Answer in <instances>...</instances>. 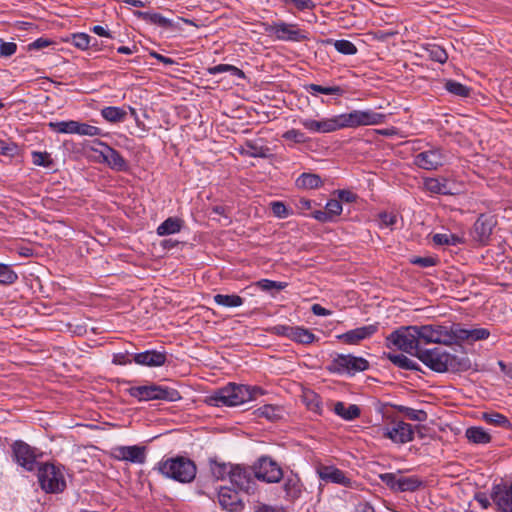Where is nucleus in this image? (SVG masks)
<instances>
[{
	"instance_id": "27",
	"label": "nucleus",
	"mask_w": 512,
	"mask_h": 512,
	"mask_svg": "<svg viewBox=\"0 0 512 512\" xmlns=\"http://www.w3.org/2000/svg\"><path fill=\"white\" fill-rule=\"evenodd\" d=\"M333 411L336 415L346 421H352L358 418L361 414V410L358 405L350 404L346 406L345 403L341 401H338L334 404Z\"/></svg>"
},
{
	"instance_id": "12",
	"label": "nucleus",
	"mask_w": 512,
	"mask_h": 512,
	"mask_svg": "<svg viewBox=\"0 0 512 512\" xmlns=\"http://www.w3.org/2000/svg\"><path fill=\"white\" fill-rule=\"evenodd\" d=\"M369 367V363L362 357L352 355H338L332 362V371L339 373H355L364 371Z\"/></svg>"
},
{
	"instance_id": "52",
	"label": "nucleus",
	"mask_w": 512,
	"mask_h": 512,
	"mask_svg": "<svg viewBox=\"0 0 512 512\" xmlns=\"http://www.w3.org/2000/svg\"><path fill=\"white\" fill-rule=\"evenodd\" d=\"M282 137L287 140L291 141L293 143H305L307 141L306 135L297 129H291L286 131Z\"/></svg>"
},
{
	"instance_id": "40",
	"label": "nucleus",
	"mask_w": 512,
	"mask_h": 512,
	"mask_svg": "<svg viewBox=\"0 0 512 512\" xmlns=\"http://www.w3.org/2000/svg\"><path fill=\"white\" fill-rule=\"evenodd\" d=\"M282 410L273 405H264L255 410V415L258 418H266L268 420H276L281 417Z\"/></svg>"
},
{
	"instance_id": "13",
	"label": "nucleus",
	"mask_w": 512,
	"mask_h": 512,
	"mask_svg": "<svg viewBox=\"0 0 512 512\" xmlns=\"http://www.w3.org/2000/svg\"><path fill=\"white\" fill-rule=\"evenodd\" d=\"M15 461L27 471H33L36 466V454L32 447L23 441H16L13 446Z\"/></svg>"
},
{
	"instance_id": "61",
	"label": "nucleus",
	"mask_w": 512,
	"mask_h": 512,
	"mask_svg": "<svg viewBox=\"0 0 512 512\" xmlns=\"http://www.w3.org/2000/svg\"><path fill=\"white\" fill-rule=\"evenodd\" d=\"M380 221L383 226L391 227L396 224L397 217L395 214L384 212L380 214Z\"/></svg>"
},
{
	"instance_id": "58",
	"label": "nucleus",
	"mask_w": 512,
	"mask_h": 512,
	"mask_svg": "<svg viewBox=\"0 0 512 512\" xmlns=\"http://www.w3.org/2000/svg\"><path fill=\"white\" fill-rule=\"evenodd\" d=\"M406 417L413 421L424 422L427 420L428 415L423 410H416L413 408H409V410L407 411Z\"/></svg>"
},
{
	"instance_id": "35",
	"label": "nucleus",
	"mask_w": 512,
	"mask_h": 512,
	"mask_svg": "<svg viewBox=\"0 0 512 512\" xmlns=\"http://www.w3.org/2000/svg\"><path fill=\"white\" fill-rule=\"evenodd\" d=\"M296 184L299 188L315 189L322 185V180L316 174L303 173L297 178Z\"/></svg>"
},
{
	"instance_id": "15",
	"label": "nucleus",
	"mask_w": 512,
	"mask_h": 512,
	"mask_svg": "<svg viewBox=\"0 0 512 512\" xmlns=\"http://www.w3.org/2000/svg\"><path fill=\"white\" fill-rule=\"evenodd\" d=\"M319 478L325 482L352 488L353 481L342 470L332 465H319L316 469Z\"/></svg>"
},
{
	"instance_id": "5",
	"label": "nucleus",
	"mask_w": 512,
	"mask_h": 512,
	"mask_svg": "<svg viewBox=\"0 0 512 512\" xmlns=\"http://www.w3.org/2000/svg\"><path fill=\"white\" fill-rule=\"evenodd\" d=\"M38 482L46 493H60L66 488L62 469L51 463H43L38 467Z\"/></svg>"
},
{
	"instance_id": "28",
	"label": "nucleus",
	"mask_w": 512,
	"mask_h": 512,
	"mask_svg": "<svg viewBox=\"0 0 512 512\" xmlns=\"http://www.w3.org/2000/svg\"><path fill=\"white\" fill-rule=\"evenodd\" d=\"M183 226V221L177 217H169L157 227L159 236L178 233Z\"/></svg>"
},
{
	"instance_id": "2",
	"label": "nucleus",
	"mask_w": 512,
	"mask_h": 512,
	"mask_svg": "<svg viewBox=\"0 0 512 512\" xmlns=\"http://www.w3.org/2000/svg\"><path fill=\"white\" fill-rule=\"evenodd\" d=\"M155 469L164 477L180 483L192 482L197 472L195 463L183 456L162 459L158 462Z\"/></svg>"
},
{
	"instance_id": "60",
	"label": "nucleus",
	"mask_w": 512,
	"mask_h": 512,
	"mask_svg": "<svg viewBox=\"0 0 512 512\" xmlns=\"http://www.w3.org/2000/svg\"><path fill=\"white\" fill-rule=\"evenodd\" d=\"M247 147L249 150L247 151L248 155L252 157H266L267 156V148L259 147L255 144L248 143Z\"/></svg>"
},
{
	"instance_id": "18",
	"label": "nucleus",
	"mask_w": 512,
	"mask_h": 512,
	"mask_svg": "<svg viewBox=\"0 0 512 512\" xmlns=\"http://www.w3.org/2000/svg\"><path fill=\"white\" fill-rule=\"evenodd\" d=\"M220 506L229 512H240L244 509V503L238 492L229 487H221L218 491Z\"/></svg>"
},
{
	"instance_id": "45",
	"label": "nucleus",
	"mask_w": 512,
	"mask_h": 512,
	"mask_svg": "<svg viewBox=\"0 0 512 512\" xmlns=\"http://www.w3.org/2000/svg\"><path fill=\"white\" fill-rule=\"evenodd\" d=\"M18 279L17 273L10 266L0 263V284L11 285Z\"/></svg>"
},
{
	"instance_id": "16",
	"label": "nucleus",
	"mask_w": 512,
	"mask_h": 512,
	"mask_svg": "<svg viewBox=\"0 0 512 512\" xmlns=\"http://www.w3.org/2000/svg\"><path fill=\"white\" fill-rule=\"evenodd\" d=\"M383 436L396 444H405L414 439V430L410 424L398 421L393 427L385 428Z\"/></svg>"
},
{
	"instance_id": "42",
	"label": "nucleus",
	"mask_w": 512,
	"mask_h": 512,
	"mask_svg": "<svg viewBox=\"0 0 512 512\" xmlns=\"http://www.w3.org/2000/svg\"><path fill=\"white\" fill-rule=\"evenodd\" d=\"M290 339L302 344H310L314 341L315 335L308 329L294 327Z\"/></svg>"
},
{
	"instance_id": "11",
	"label": "nucleus",
	"mask_w": 512,
	"mask_h": 512,
	"mask_svg": "<svg viewBox=\"0 0 512 512\" xmlns=\"http://www.w3.org/2000/svg\"><path fill=\"white\" fill-rule=\"evenodd\" d=\"M229 480L235 488L247 494H252L256 491V478L254 476L253 466H231Z\"/></svg>"
},
{
	"instance_id": "24",
	"label": "nucleus",
	"mask_w": 512,
	"mask_h": 512,
	"mask_svg": "<svg viewBox=\"0 0 512 512\" xmlns=\"http://www.w3.org/2000/svg\"><path fill=\"white\" fill-rule=\"evenodd\" d=\"M377 330H378L377 324H370L367 326L349 330V331L337 336V338L346 344L354 345V344H358L360 341H362L364 339L371 337L373 334L376 333Z\"/></svg>"
},
{
	"instance_id": "23",
	"label": "nucleus",
	"mask_w": 512,
	"mask_h": 512,
	"mask_svg": "<svg viewBox=\"0 0 512 512\" xmlns=\"http://www.w3.org/2000/svg\"><path fill=\"white\" fill-rule=\"evenodd\" d=\"M452 334L455 337V344H459L463 341L476 342L485 340L490 336V331L486 328L466 329L456 323V329L452 331Z\"/></svg>"
},
{
	"instance_id": "51",
	"label": "nucleus",
	"mask_w": 512,
	"mask_h": 512,
	"mask_svg": "<svg viewBox=\"0 0 512 512\" xmlns=\"http://www.w3.org/2000/svg\"><path fill=\"white\" fill-rule=\"evenodd\" d=\"M76 134L86 136H98L101 133L100 128L86 123H76Z\"/></svg>"
},
{
	"instance_id": "22",
	"label": "nucleus",
	"mask_w": 512,
	"mask_h": 512,
	"mask_svg": "<svg viewBox=\"0 0 512 512\" xmlns=\"http://www.w3.org/2000/svg\"><path fill=\"white\" fill-rule=\"evenodd\" d=\"M340 123V115L320 121L312 119H304L301 121V124L304 128L318 133H329L342 129Z\"/></svg>"
},
{
	"instance_id": "47",
	"label": "nucleus",
	"mask_w": 512,
	"mask_h": 512,
	"mask_svg": "<svg viewBox=\"0 0 512 512\" xmlns=\"http://www.w3.org/2000/svg\"><path fill=\"white\" fill-rule=\"evenodd\" d=\"M31 156H32V162L36 166L50 168L54 165V161H53L50 153H48V152L33 151Z\"/></svg>"
},
{
	"instance_id": "17",
	"label": "nucleus",
	"mask_w": 512,
	"mask_h": 512,
	"mask_svg": "<svg viewBox=\"0 0 512 512\" xmlns=\"http://www.w3.org/2000/svg\"><path fill=\"white\" fill-rule=\"evenodd\" d=\"M491 499L501 512H512V483L494 485Z\"/></svg>"
},
{
	"instance_id": "49",
	"label": "nucleus",
	"mask_w": 512,
	"mask_h": 512,
	"mask_svg": "<svg viewBox=\"0 0 512 512\" xmlns=\"http://www.w3.org/2000/svg\"><path fill=\"white\" fill-rule=\"evenodd\" d=\"M334 48L341 54L354 55L357 53V47L349 40H336L333 43Z\"/></svg>"
},
{
	"instance_id": "39",
	"label": "nucleus",
	"mask_w": 512,
	"mask_h": 512,
	"mask_svg": "<svg viewBox=\"0 0 512 512\" xmlns=\"http://www.w3.org/2000/svg\"><path fill=\"white\" fill-rule=\"evenodd\" d=\"M444 87L449 93L459 97H468L471 92L469 87L455 80H446Z\"/></svg>"
},
{
	"instance_id": "63",
	"label": "nucleus",
	"mask_w": 512,
	"mask_h": 512,
	"mask_svg": "<svg viewBox=\"0 0 512 512\" xmlns=\"http://www.w3.org/2000/svg\"><path fill=\"white\" fill-rule=\"evenodd\" d=\"M52 42L46 38H38L34 42L30 43L29 50H39L49 46Z\"/></svg>"
},
{
	"instance_id": "44",
	"label": "nucleus",
	"mask_w": 512,
	"mask_h": 512,
	"mask_svg": "<svg viewBox=\"0 0 512 512\" xmlns=\"http://www.w3.org/2000/svg\"><path fill=\"white\" fill-rule=\"evenodd\" d=\"M421 485V481L417 477L399 476L397 491H415Z\"/></svg>"
},
{
	"instance_id": "37",
	"label": "nucleus",
	"mask_w": 512,
	"mask_h": 512,
	"mask_svg": "<svg viewBox=\"0 0 512 512\" xmlns=\"http://www.w3.org/2000/svg\"><path fill=\"white\" fill-rule=\"evenodd\" d=\"M138 16L146 22L158 25L163 28H171L173 26L172 21L170 19L165 18L163 15L159 13L138 12Z\"/></svg>"
},
{
	"instance_id": "1",
	"label": "nucleus",
	"mask_w": 512,
	"mask_h": 512,
	"mask_svg": "<svg viewBox=\"0 0 512 512\" xmlns=\"http://www.w3.org/2000/svg\"><path fill=\"white\" fill-rule=\"evenodd\" d=\"M417 358L438 373L467 370L470 366L467 358H458L440 348L421 349L417 351Z\"/></svg>"
},
{
	"instance_id": "3",
	"label": "nucleus",
	"mask_w": 512,
	"mask_h": 512,
	"mask_svg": "<svg viewBox=\"0 0 512 512\" xmlns=\"http://www.w3.org/2000/svg\"><path fill=\"white\" fill-rule=\"evenodd\" d=\"M261 393L259 387L229 383L217 390L210 398L216 406H237L255 399Z\"/></svg>"
},
{
	"instance_id": "59",
	"label": "nucleus",
	"mask_w": 512,
	"mask_h": 512,
	"mask_svg": "<svg viewBox=\"0 0 512 512\" xmlns=\"http://www.w3.org/2000/svg\"><path fill=\"white\" fill-rule=\"evenodd\" d=\"M17 50V45L14 42H2L0 45V55L3 57H9L13 55Z\"/></svg>"
},
{
	"instance_id": "29",
	"label": "nucleus",
	"mask_w": 512,
	"mask_h": 512,
	"mask_svg": "<svg viewBox=\"0 0 512 512\" xmlns=\"http://www.w3.org/2000/svg\"><path fill=\"white\" fill-rule=\"evenodd\" d=\"M465 435L467 439L474 444H487L491 441L490 434L479 426L469 427Z\"/></svg>"
},
{
	"instance_id": "9",
	"label": "nucleus",
	"mask_w": 512,
	"mask_h": 512,
	"mask_svg": "<svg viewBox=\"0 0 512 512\" xmlns=\"http://www.w3.org/2000/svg\"><path fill=\"white\" fill-rule=\"evenodd\" d=\"M264 30L269 36L280 41L300 42L307 39L304 31L297 24L280 21L265 25Z\"/></svg>"
},
{
	"instance_id": "54",
	"label": "nucleus",
	"mask_w": 512,
	"mask_h": 512,
	"mask_svg": "<svg viewBox=\"0 0 512 512\" xmlns=\"http://www.w3.org/2000/svg\"><path fill=\"white\" fill-rule=\"evenodd\" d=\"M286 5L293 4L298 10H312L315 3L312 0H282Z\"/></svg>"
},
{
	"instance_id": "20",
	"label": "nucleus",
	"mask_w": 512,
	"mask_h": 512,
	"mask_svg": "<svg viewBox=\"0 0 512 512\" xmlns=\"http://www.w3.org/2000/svg\"><path fill=\"white\" fill-rule=\"evenodd\" d=\"M100 145L102 146V149L99 151L100 156L105 164H107L112 170L118 172H124L128 170V162L117 150L104 143H100Z\"/></svg>"
},
{
	"instance_id": "34",
	"label": "nucleus",
	"mask_w": 512,
	"mask_h": 512,
	"mask_svg": "<svg viewBox=\"0 0 512 512\" xmlns=\"http://www.w3.org/2000/svg\"><path fill=\"white\" fill-rule=\"evenodd\" d=\"M482 420L490 425L502 428H508L511 425L509 419L506 416L494 411L482 413Z\"/></svg>"
},
{
	"instance_id": "31",
	"label": "nucleus",
	"mask_w": 512,
	"mask_h": 512,
	"mask_svg": "<svg viewBox=\"0 0 512 512\" xmlns=\"http://www.w3.org/2000/svg\"><path fill=\"white\" fill-rule=\"evenodd\" d=\"M424 50L427 52L428 57L440 64H444L448 59L446 50L435 43H428L424 46Z\"/></svg>"
},
{
	"instance_id": "55",
	"label": "nucleus",
	"mask_w": 512,
	"mask_h": 512,
	"mask_svg": "<svg viewBox=\"0 0 512 512\" xmlns=\"http://www.w3.org/2000/svg\"><path fill=\"white\" fill-rule=\"evenodd\" d=\"M271 209H272L273 214L278 218H286L289 216V211L283 202H280V201L272 202Z\"/></svg>"
},
{
	"instance_id": "46",
	"label": "nucleus",
	"mask_w": 512,
	"mask_h": 512,
	"mask_svg": "<svg viewBox=\"0 0 512 512\" xmlns=\"http://www.w3.org/2000/svg\"><path fill=\"white\" fill-rule=\"evenodd\" d=\"M76 123L77 121H60V122H51L49 126L58 133H66V134H76Z\"/></svg>"
},
{
	"instance_id": "30",
	"label": "nucleus",
	"mask_w": 512,
	"mask_h": 512,
	"mask_svg": "<svg viewBox=\"0 0 512 512\" xmlns=\"http://www.w3.org/2000/svg\"><path fill=\"white\" fill-rule=\"evenodd\" d=\"M101 116L110 123L123 122L127 116L123 108L108 106L101 110Z\"/></svg>"
},
{
	"instance_id": "19",
	"label": "nucleus",
	"mask_w": 512,
	"mask_h": 512,
	"mask_svg": "<svg viewBox=\"0 0 512 512\" xmlns=\"http://www.w3.org/2000/svg\"><path fill=\"white\" fill-rule=\"evenodd\" d=\"M414 163L425 170H436L444 163V155L440 149H430L416 155Z\"/></svg>"
},
{
	"instance_id": "32",
	"label": "nucleus",
	"mask_w": 512,
	"mask_h": 512,
	"mask_svg": "<svg viewBox=\"0 0 512 512\" xmlns=\"http://www.w3.org/2000/svg\"><path fill=\"white\" fill-rule=\"evenodd\" d=\"M424 185L426 190L431 193L443 195L451 194L445 179L440 180L437 178H428L425 180Z\"/></svg>"
},
{
	"instance_id": "4",
	"label": "nucleus",
	"mask_w": 512,
	"mask_h": 512,
	"mask_svg": "<svg viewBox=\"0 0 512 512\" xmlns=\"http://www.w3.org/2000/svg\"><path fill=\"white\" fill-rule=\"evenodd\" d=\"M417 326L401 327L386 337V346L414 355L421 350Z\"/></svg>"
},
{
	"instance_id": "33",
	"label": "nucleus",
	"mask_w": 512,
	"mask_h": 512,
	"mask_svg": "<svg viewBox=\"0 0 512 512\" xmlns=\"http://www.w3.org/2000/svg\"><path fill=\"white\" fill-rule=\"evenodd\" d=\"M386 356L399 368L405 370H418V364L403 354L388 353Z\"/></svg>"
},
{
	"instance_id": "10",
	"label": "nucleus",
	"mask_w": 512,
	"mask_h": 512,
	"mask_svg": "<svg viewBox=\"0 0 512 512\" xmlns=\"http://www.w3.org/2000/svg\"><path fill=\"white\" fill-rule=\"evenodd\" d=\"M254 476L266 483H278L283 478L282 468L269 456L260 457L253 465Z\"/></svg>"
},
{
	"instance_id": "43",
	"label": "nucleus",
	"mask_w": 512,
	"mask_h": 512,
	"mask_svg": "<svg viewBox=\"0 0 512 512\" xmlns=\"http://www.w3.org/2000/svg\"><path fill=\"white\" fill-rule=\"evenodd\" d=\"M207 71L211 75H215L218 73H224V72H230L233 76H236L239 78L245 77V74L241 69H239L233 65H229V64H219V65H216L213 67H209L207 69Z\"/></svg>"
},
{
	"instance_id": "6",
	"label": "nucleus",
	"mask_w": 512,
	"mask_h": 512,
	"mask_svg": "<svg viewBox=\"0 0 512 512\" xmlns=\"http://www.w3.org/2000/svg\"><path fill=\"white\" fill-rule=\"evenodd\" d=\"M456 323L450 326L445 325H422L417 326L420 344H455V337L452 331H455Z\"/></svg>"
},
{
	"instance_id": "50",
	"label": "nucleus",
	"mask_w": 512,
	"mask_h": 512,
	"mask_svg": "<svg viewBox=\"0 0 512 512\" xmlns=\"http://www.w3.org/2000/svg\"><path fill=\"white\" fill-rule=\"evenodd\" d=\"M255 286L263 291H271L273 289L280 291L286 288V282H278L269 279H261L255 283Z\"/></svg>"
},
{
	"instance_id": "25",
	"label": "nucleus",
	"mask_w": 512,
	"mask_h": 512,
	"mask_svg": "<svg viewBox=\"0 0 512 512\" xmlns=\"http://www.w3.org/2000/svg\"><path fill=\"white\" fill-rule=\"evenodd\" d=\"M134 361L139 365L159 367L166 362V354L155 350H148L135 354Z\"/></svg>"
},
{
	"instance_id": "62",
	"label": "nucleus",
	"mask_w": 512,
	"mask_h": 512,
	"mask_svg": "<svg viewBox=\"0 0 512 512\" xmlns=\"http://www.w3.org/2000/svg\"><path fill=\"white\" fill-rule=\"evenodd\" d=\"M255 512H285L282 506H271L267 504H258L254 508Z\"/></svg>"
},
{
	"instance_id": "14",
	"label": "nucleus",
	"mask_w": 512,
	"mask_h": 512,
	"mask_svg": "<svg viewBox=\"0 0 512 512\" xmlns=\"http://www.w3.org/2000/svg\"><path fill=\"white\" fill-rule=\"evenodd\" d=\"M112 457L118 461H126L136 464H143L146 460L145 447L118 446L112 450Z\"/></svg>"
},
{
	"instance_id": "7",
	"label": "nucleus",
	"mask_w": 512,
	"mask_h": 512,
	"mask_svg": "<svg viewBox=\"0 0 512 512\" xmlns=\"http://www.w3.org/2000/svg\"><path fill=\"white\" fill-rule=\"evenodd\" d=\"M129 394L139 401L166 400L173 402L181 399L176 389L155 384L131 387Z\"/></svg>"
},
{
	"instance_id": "48",
	"label": "nucleus",
	"mask_w": 512,
	"mask_h": 512,
	"mask_svg": "<svg viewBox=\"0 0 512 512\" xmlns=\"http://www.w3.org/2000/svg\"><path fill=\"white\" fill-rule=\"evenodd\" d=\"M92 41L96 42V39L86 33H76L72 35V44L81 50L88 49Z\"/></svg>"
},
{
	"instance_id": "56",
	"label": "nucleus",
	"mask_w": 512,
	"mask_h": 512,
	"mask_svg": "<svg viewBox=\"0 0 512 512\" xmlns=\"http://www.w3.org/2000/svg\"><path fill=\"white\" fill-rule=\"evenodd\" d=\"M438 260L434 257L427 256V257H414L411 259V263L418 265L420 267H432L437 264Z\"/></svg>"
},
{
	"instance_id": "41",
	"label": "nucleus",
	"mask_w": 512,
	"mask_h": 512,
	"mask_svg": "<svg viewBox=\"0 0 512 512\" xmlns=\"http://www.w3.org/2000/svg\"><path fill=\"white\" fill-rule=\"evenodd\" d=\"M232 465L219 463L217 461L210 462V471L215 480H223L228 476L230 478V467Z\"/></svg>"
},
{
	"instance_id": "57",
	"label": "nucleus",
	"mask_w": 512,
	"mask_h": 512,
	"mask_svg": "<svg viewBox=\"0 0 512 512\" xmlns=\"http://www.w3.org/2000/svg\"><path fill=\"white\" fill-rule=\"evenodd\" d=\"M381 480L391 489L398 490L399 476L393 473H385L380 475Z\"/></svg>"
},
{
	"instance_id": "26",
	"label": "nucleus",
	"mask_w": 512,
	"mask_h": 512,
	"mask_svg": "<svg viewBox=\"0 0 512 512\" xmlns=\"http://www.w3.org/2000/svg\"><path fill=\"white\" fill-rule=\"evenodd\" d=\"M283 490L285 492V498L288 501L299 499L303 491V484L299 476L296 474L286 476L283 483Z\"/></svg>"
},
{
	"instance_id": "38",
	"label": "nucleus",
	"mask_w": 512,
	"mask_h": 512,
	"mask_svg": "<svg viewBox=\"0 0 512 512\" xmlns=\"http://www.w3.org/2000/svg\"><path fill=\"white\" fill-rule=\"evenodd\" d=\"M213 299L217 305L224 306V307H238L244 303V299L235 294H232V295L216 294Z\"/></svg>"
},
{
	"instance_id": "53",
	"label": "nucleus",
	"mask_w": 512,
	"mask_h": 512,
	"mask_svg": "<svg viewBox=\"0 0 512 512\" xmlns=\"http://www.w3.org/2000/svg\"><path fill=\"white\" fill-rule=\"evenodd\" d=\"M325 209L328 212L331 219H333L335 216L341 214L342 204L339 200L331 199L326 203Z\"/></svg>"
},
{
	"instance_id": "36",
	"label": "nucleus",
	"mask_w": 512,
	"mask_h": 512,
	"mask_svg": "<svg viewBox=\"0 0 512 512\" xmlns=\"http://www.w3.org/2000/svg\"><path fill=\"white\" fill-rule=\"evenodd\" d=\"M306 91L312 95H316L318 93L326 94V95H337L342 96L344 94V89L340 86H328L324 87L318 84H309L305 87Z\"/></svg>"
},
{
	"instance_id": "8",
	"label": "nucleus",
	"mask_w": 512,
	"mask_h": 512,
	"mask_svg": "<svg viewBox=\"0 0 512 512\" xmlns=\"http://www.w3.org/2000/svg\"><path fill=\"white\" fill-rule=\"evenodd\" d=\"M386 116L372 110H354L350 113L340 114L341 128H355L359 126L378 125L385 121Z\"/></svg>"
},
{
	"instance_id": "64",
	"label": "nucleus",
	"mask_w": 512,
	"mask_h": 512,
	"mask_svg": "<svg viewBox=\"0 0 512 512\" xmlns=\"http://www.w3.org/2000/svg\"><path fill=\"white\" fill-rule=\"evenodd\" d=\"M339 201H344L347 203H352L356 200L357 196L355 193L349 190H340L338 193Z\"/></svg>"
},
{
	"instance_id": "21",
	"label": "nucleus",
	"mask_w": 512,
	"mask_h": 512,
	"mask_svg": "<svg viewBox=\"0 0 512 512\" xmlns=\"http://www.w3.org/2000/svg\"><path fill=\"white\" fill-rule=\"evenodd\" d=\"M495 221L491 217L481 215L473 225L472 237L473 240L480 245H486L492 234Z\"/></svg>"
}]
</instances>
